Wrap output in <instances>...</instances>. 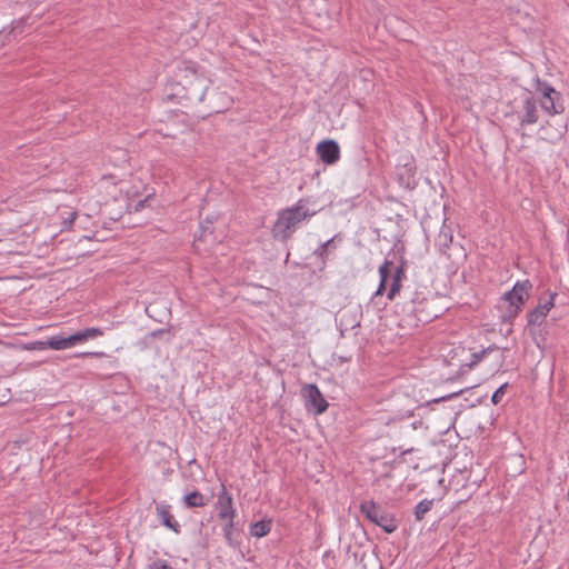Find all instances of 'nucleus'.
<instances>
[{
    "label": "nucleus",
    "mask_w": 569,
    "mask_h": 569,
    "mask_svg": "<svg viewBox=\"0 0 569 569\" xmlns=\"http://www.w3.org/2000/svg\"><path fill=\"white\" fill-rule=\"evenodd\" d=\"M438 300L437 295L427 286L407 283L395 306L399 326L411 329L431 322L442 312Z\"/></svg>",
    "instance_id": "obj_1"
},
{
    "label": "nucleus",
    "mask_w": 569,
    "mask_h": 569,
    "mask_svg": "<svg viewBox=\"0 0 569 569\" xmlns=\"http://www.w3.org/2000/svg\"><path fill=\"white\" fill-rule=\"evenodd\" d=\"M308 200L300 199L291 208L281 210L272 226V236L281 241H287L296 231L299 223L316 214V210L308 209Z\"/></svg>",
    "instance_id": "obj_2"
},
{
    "label": "nucleus",
    "mask_w": 569,
    "mask_h": 569,
    "mask_svg": "<svg viewBox=\"0 0 569 569\" xmlns=\"http://www.w3.org/2000/svg\"><path fill=\"white\" fill-rule=\"evenodd\" d=\"M103 331L99 328H86L77 331L69 337L53 336L46 341L29 342L23 346L26 350H44L47 348L53 350H63L71 348L78 343H82L89 339L101 337Z\"/></svg>",
    "instance_id": "obj_3"
},
{
    "label": "nucleus",
    "mask_w": 569,
    "mask_h": 569,
    "mask_svg": "<svg viewBox=\"0 0 569 569\" xmlns=\"http://www.w3.org/2000/svg\"><path fill=\"white\" fill-rule=\"evenodd\" d=\"M531 289L532 284L529 280L517 281L512 289L503 295V300L508 302L507 316L509 318L518 316L528 300Z\"/></svg>",
    "instance_id": "obj_4"
},
{
    "label": "nucleus",
    "mask_w": 569,
    "mask_h": 569,
    "mask_svg": "<svg viewBox=\"0 0 569 569\" xmlns=\"http://www.w3.org/2000/svg\"><path fill=\"white\" fill-rule=\"evenodd\" d=\"M360 511L368 520L382 528L387 533H391L397 529L395 518L373 501H363L360 505Z\"/></svg>",
    "instance_id": "obj_5"
},
{
    "label": "nucleus",
    "mask_w": 569,
    "mask_h": 569,
    "mask_svg": "<svg viewBox=\"0 0 569 569\" xmlns=\"http://www.w3.org/2000/svg\"><path fill=\"white\" fill-rule=\"evenodd\" d=\"M540 91L542 93V98L540 100V106L542 110L547 113L555 116L563 112L565 107L561 101L560 92L556 91L552 87L547 83H542L540 86Z\"/></svg>",
    "instance_id": "obj_6"
},
{
    "label": "nucleus",
    "mask_w": 569,
    "mask_h": 569,
    "mask_svg": "<svg viewBox=\"0 0 569 569\" xmlns=\"http://www.w3.org/2000/svg\"><path fill=\"white\" fill-rule=\"evenodd\" d=\"M541 139L548 142L560 140L567 132V121L565 119L547 120L540 128Z\"/></svg>",
    "instance_id": "obj_7"
},
{
    "label": "nucleus",
    "mask_w": 569,
    "mask_h": 569,
    "mask_svg": "<svg viewBox=\"0 0 569 569\" xmlns=\"http://www.w3.org/2000/svg\"><path fill=\"white\" fill-rule=\"evenodd\" d=\"M302 390L308 409H313L317 415H320L327 410L328 402L322 397V393L316 385H307Z\"/></svg>",
    "instance_id": "obj_8"
},
{
    "label": "nucleus",
    "mask_w": 569,
    "mask_h": 569,
    "mask_svg": "<svg viewBox=\"0 0 569 569\" xmlns=\"http://www.w3.org/2000/svg\"><path fill=\"white\" fill-rule=\"evenodd\" d=\"M555 297L556 293H551L547 300H539L538 306L533 310H531L527 316L529 326H541L545 322L548 312L555 306Z\"/></svg>",
    "instance_id": "obj_9"
},
{
    "label": "nucleus",
    "mask_w": 569,
    "mask_h": 569,
    "mask_svg": "<svg viewBox=\"0 0 569 569\" xmlns=\"http://www.w3.org/2000/svg\"><path fill=\"white\" fill-rule=\"evenodd\" d=\"M406 278L405 269L402 266L391 267V274L389 277V290L387 292V298L390 301H393L397 297L400 299V295L406 284H402V280Z\"/></svg>",
    "instance_id": "obj_10"
},
{
    "label": "nucleus",
    "mask_w": 569,
    "mask_h": 569,
    "mask_svg": "<svg viewBox=\"0 0 569 569\" xmlns=\"http://www.w3.org/2000/svg\"><path fill=\"white\" fill-rule=\"evenodd\" d=\"M318 157L327 164H335L340 158V148L335 140H325L317 146Z\"/></svg>",
    "instance_id": "obj_11"
},
{
    "label": "nucleus",
    "mask_w": 569,
    "mask_h": 569,
    "mask_svg": "<svg viewBox=\"0 0 569 569\" xmlns=\"http://www.w3.org/2000/svg\"><path fill=\"white\" fill-rule=\"evenodd\" d=\"M217 506L220 519H233L236 517V510L232 506V497L228 493L224 486H222L221 491L218 495Z\"/></svg>",
    "instance_id": "obj_12"
},
{
    "label": "nucleus",
    "mask_w": 569,
    "mask_h": 569,
    "mask_svg": "<svg viewBox=\"0 0 569 569\" xmlns=\"http://www.w3.org/2000/svg\"><path fill=\"white\" fill-rule=\"evenodd\" d=\"M538 121V108L536 100L531 96H527L522 103V114L520 116V124H533Z\"/></svg>",
    "instance_id": "obj_13"
},
{
    "label": "nucleus",
    "mask_w": 569,
    "mask_h": 569,
    "mask_svg": "<svg viewBox=\"0 0 569 569\" xmlns=\"http://www.w3.org/2000/svg\"><path fill=\"white\" fill-rule=\"evenodd\" d=\"M156 510H157L158 518L160 519V522L164 527L171 529L176 533L180 532V525L174 519V517L171 515L169 505L159 503V505H157Z\"/></svg>",
    "instance_id": "obj_14"
},
{
    "label": "nucleus",
    "mask_w": 569,
    "mask_h": 569,
    "mask_svg": "<svg viewBox=\"0 0 569 569\" xmlns=\"http://www.w3.org/2000/svg\"><path fill=\"white\" fill-rule=\"evenodd\" d=\"M391 267H393V262L389 260H386L379 267L380 282L378 289L375 292V297L382 296L383 292L386 291L387 286L389 283V277L391 274Z\"/></svg>",
    "instance_id": "obj_15"
},
{
    "label": "nucleus",
    "mask_w": 569,
    "mask_h": 569,
    "mask_svg": "<svg viewBox=\"0 0 569 569\" xmlns=\"http://www.w3.org/2000/svg\"><path fill=\"white\" fill-rule=\"evenodd\" d=\"M226 520H227V522L223 526V536H224V538H226V540H227L229 546H231L233 548L239 547V545H240V541H239L240 533L234 528L233 519H226Z\"/></svg>",
    "instance_id": "obj_16"
},
{
    "label": "nucleus",
    "mask_w": 569,
    "mask_h": 569,
    "mask_svg": "<svg viewBox=\"0 0 569 569\" xmlns=\"http://www.w3.org/2000/svg\"><path fill=\"white\" fill-rule=\"evenodd\" d=\"M208 499L199 491H192L183 497V503L187 508L204 507Z\"/></svg>",
    "instance_id": "obj_17"
},
{
    "label": "nucleus",
    "mask_w": 569,
    "mask_h": 569,
    "mask_svg": "<svg viewBox=\"0 0 569 569\" xmlns=\"http://www.w3.org/2000/svg\"><path fill=\"white\" fill-rule=\"evenodd\" d=\"M271 529V523L270 521H264V520H261V521H257L254 522L252 526H251V535L253 537H257V538H262L264 537L266 535L269 533Z\"/></svg>",
    "instance_id": "obj_18"
},
{
    "label": "nucleus",
    "mask_w": 569,
    "mask_h": 569,
    "mask_svg": "<svg viewBox=\"0 0 569 569\" xmlns=\"http://www.w3.org/2000/svg\"><path fill=\"white\" fill-rule=\"evenodd\" d=\"M431 500H422L416 506L415 516L417 520L423 519L425 515L431 509Z\"/></svg>",
    "instance_id": "obj_19"
},
{
    "label": "nucleus",
    "mask_w": 569,
    "mask_h": 569,
    "mask_svg": "<svg viewBox=\"0 0 569 569\" xmlns=\"http://www.w3.org/2000/svg\"><path fill=\"white\" fill-rule=\"evenodd\" d=\"M451 241L452 236L449 234V231L446 229H441V231L438 234V243L442 247H448Z\"/></svg>",
    "instance_id": "obj_20"
},
{
    "label": "nucleus",
    "mask_w": 569,
    "mask_h": 569,
    "mask_svg": "<svg viewBox=\"0 0 569 569\" xmlns=\"http://www.w3.org/2000/svg\"><path fill=\"white\" fill-rule=\"evenodd\" d=\"M497 348L489 347L487 349L481 350L480 352L472 353L471 366L477 365L487 353L496 350Z\"/></svg>",
    "instance_id": "obj_21"
},
{
    "label": "nucleus",
    "mask_w": 569,
    "mask_h": 569,
    "mask_svg": "<svg viewBox=\"0 0 569 569\" xmlns=\"http://www.w3.org/2000/svg\"><path fill=\"white\" fill-rule=\"evenodd\" d=\"M507 388V383L500 386L492 395L491 401L497 405L501 401L502 396L505 395V390Z\"/></svg>",
    "instance_id": "obj_22"
},
{
    "label": "nucleus",
    "mask_w": 569,
    "mask_h": 569,
    "mask_svg": "<svg viewBox=\"0 0 569 569\" xmlns=\"http://www.w3.org/2000/svg\"><path fill=\"white\" fill-rule=\"evenodd\" d=\"M149 569H172L166 561L157 560L152 562Z\"/></svg>",
    "instance_id": "obj_23"
},
{
    "label": "nucleus",
    "mask_w": 569,
    "mask_h": 569,
    "mask_svg": "<svg viewBox=\"0 0 569 569\" xmlns=\"http://www.w3.org/2000/svg\"><path fill=\"white\" fill-rule=\"evenodd\" d=\"M77 216H78L77 211H71L69 213V217L63 220V227L70 228L72 226L73 221L76 220Z\"/></svg>",
    "instance_id": "obj_24"
},
{
    "label": "nucleus",
    "mask_w": 569,
    "mask_h": 569,
    "mask_svg": "<svg viewBox=\"0 0 569 569\" xmlns=\"http://www.w3.org/2000/svg\"><path fill=\"white\" fill-rule=\"evenodd\" d=\"M332 241H333V239H330V240H328L326 243H323V244L321 246V248L317 251V252L319 253V256H323V254H325L326 248H327L328 246H331V242H332Z\"/></svg>",
    "instance_id": "obj_25"
},
{
    "label": "nucleus",
    "mask_w": 569,
    "mask_h": 569,
    "mask_svg": "<svg viewBox=\"0 0 569 569\" xmlns=\"http://www.w3.org/2000/svg\"><path fill=\"white\" fill-rule=\"evenodd\" d=\"M79 356H81V357H88V356L102 357V356H104V353L103 352H83V353H80Z\"/></svg>",
    "instance_id": "obj_26"
}]
</instances>
